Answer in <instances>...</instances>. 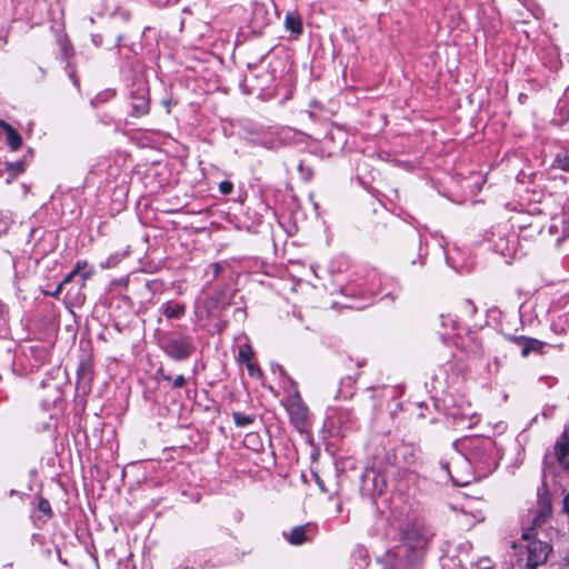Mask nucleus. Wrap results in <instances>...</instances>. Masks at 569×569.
<instances>
[{
	"label": "nucleus",
	"instance_id": "nucleus-1",
	"mask_svg": "<svg viewBox=\"0 0 569 569\" xmlns=\"http://www.w3.org/2000/svg\"><path fill=\"white\" fill-rule=\"evenodd\" d=\"M467 459L479 471L490 472L496 467L495 442L490 438H475L466 445Z\"/></svg>",
	"mask_w": 569,
	"mask_h": 569
},
{
	"label": "nucleus",
	"instance_id": "nucleus-2",
	"mask_svg": "<svg viewBox=\"0 0 569 569\" xmlns=\"http://www.w3.org/2000/svg\"><path fill=\"white\" fill-rule=\"evenodd\" d=\"M161 349L176 361L188 359L196 350L193 339L189 336H167L161 340Z\"/></svg>",
	"mask_w": 569,
	"mask_h": 569
},
{
	"label": "nucleus",
	"instance_id": "nucleus-3",
	"mask_svg": "<svg viewBox=\"0 0 569 569\" xmlns=\"http://www.w3.org/2000/svg\"><path fill=\"white\" fill-rule=\"evenodd\" d=\"M94 273L93 267L89 266L88 261L79 260L77 261L73 269L63 278V283H70L74 278L77 279L78 290L72 296L71 290L67 292L68 296L72 298L76 303L84 302V295L82 293V289L86 287V282L90 279Z\"/></svg>",
	"mask_w": 569,
	"mask_h": 569
},
{
	"label": "nucleus",
	"instance_id": "nucleus-4",
	"mask_svg": "<svg viewBox=\"0 0 569 569\" xmlns=\"http://www.w3.org/2000/svg\"><path fill=\"white\" fill-rule=\"evenodd\" d=\"M529 543L527 545V562L526 566L531 569H537V567L543 565L549 555L552 551V548L546 541L537 539L536 536H531Z\"/></svg>",
	"mask_w": 569,
	"mask_h": 569
},
{
	"label": "nucleus",
	"instance_id": "nucleus-5",
	"mask_svg": "<svg viewBox=\"0 0 569 569\" xmlns=\"http://www.w3.org/2000/svg\"><path fill=\"white\" fill-rule=\"evenodd\" d=\"M518 248L519 238L513 231L499 236L493 243V250L501 254L508 263L516 257Z\"/></svg>",
	"mask_w": 569,
	"mask_h": 569
},
{
	"label": "nucleus",
	"instance_id": "nucleus-6",
	"mask_svg": "<svg viewBox=\"0 0 569 569\" xmlns=\"http://www.w3.org/2000/svg\"><path fill=\"white\" fill-rule=\"evenodd\" d=\"M429 538L430 533L428 530L418 523L407 526L402 535L403 542L413 550L423 548Z\"/></svg>",
	"mask_w": 569,
	"mask_h": 569
},
{
	"label": "nucleus",
	"instance_id": "nucleus-7",
	"mask_svg": "<svg viewBox=\"0 0 569 569\" xmlns=\"http://www.w3.org/2000/svg\"><path fill=\"white\" fill-rule=\"evenodd\" d=\"M387 487L386 479L376 469H368L362 475V489L372 497L381 496Z\"/></svg>",
	"mask_w": 569,
	"mask_h": 569
},
{
	"label": "nucleus",
	"instance_id": "nucleus-8",
	"mask_svg": "<svg viewBox=\"0 0 569 569\" xmlns=\"http://www.w3.org/2000/svg\"><path fill=\"white\" fill-rule=\"evenodd\" d=\"M287 410L289 412L292 425L299 431H302L307 426L308 408L298 395L289 401Z\"/></svg>",
	"mask_w": 569,
	"mask_h": 569
},
{
	"label": "nucleus",
	"instance_id": "nucleus-9",
	"mask_svg": "<svg viewBox=\"0 0 569 569\" xmlns=\"http://www.w3.org/2000/svg\"><path fill=\"white\" fill-rule=\"evenodd\" d=\"M289 543L300 546L311 540L316 535V527L312 523H306L293 527L288 533H283Z\"/></svg>",
	"mask_w": 569,
	"mask_h": 569
},
{
	"label": "nucleus",
	"instance_id": "nucleus-10",
	"mask_svg": "<svg viewBox=\"0 0 569 569\" xmlns=\"http://www.w3.org/2000/svg\"><path fill=\"white\" fill-rule=\"evenodd\" d=\"M132 116L142 117L150 111L149 92L146 87H139L131 93Z\"/></svg>",
	"mask_w": 569,
	"mask_h": 569
},
{
	"label": "nucleus",
	"instance_id": "nucleus-11",
	"mask_svg": "<svg viewBox=\"0 0 569 569\" xmlns=\"http://www.w3.org/2000/svg\"><path fill=\"white\" fill-rule=\"evenodd\" d=\"M553 455L557 462L566 470H569V428H565L562 435L553 446Z\"/></svg>",
	"mask_w": 569,
	"mask_h": 569
},
{
	"label": "nucleus",
	"instance_id": "nucleus-12",
	"mask_svg": "<svg viewBox=\"0 0 569 569\" xmlns=\"http://www.w3.org/2000/svg\"><path fill=\"white\" fill-rule=\"evenodd\" d=\"M509 340L520 348L522 357H528L531 352L543 353L546 346L545 342L538 339L525 336H511Z\"/></svg>",
	"mask_w": 569,
	"mask_h": 569
},
{
	"label": "nucleus",
	"instance_id": "nucleus-13",
	"mask_svg": "<svg viewBox=\"0 0 569 569\" xmlns=\"http://www.w3.org/2000/svg\"><path fill=\"white\" fill-rule=\"evenodd\" d=\"M418 449L409 443H402L396 449L397 462H402L406 466H411L416 462Z\"/></svg>",
	"mask_w": 569,
	"mask_h": 569
},
{
	"label": "nucleus",
	"instance_id": "nucleus-14",
	"mask_svg": "<svg viewBox=\"0 0 569 569\" xmlns=\"http://www.w3.org/2000/svg\"><path fill=\"white\" fill-rule=\"evenodd\" d=\"M0 128L4 131L8 146L11 150H19L22 146V139L18 131L4 120H0Z\"/></svg>",
	"mask_w": 569,
	"mask_h": 569
},
{
	"label": "nucleus",
	"instance_id": "nucleus-15",
	"mask_svg": "<svg viewBox=\"0 0 569 569\" xmlns=\"http://www.w3.org/2000/svg\"><path fill=\"white\" fill-rule=\"evenodd\" d=\"M160 310L168 319H180L186 313V306L183 303L168 301L161 306Z\"/></svg>",
	"mask_w": 569,
	"mask_h": 569
},
{
	"label": "nucleus",
	"instance_id": "nucleus-16",
	"mask_svg": "<svg viewBox=\"0 0 569 569\" xmlns=\"http://www.w3.org/2000/svg\"><path fill=\"white\" fill-rule=\"evenodd\" d=\"M286 28L291 31L296 37L302 33V21L298 13L288 12L284 20Z\"/></svg>",
	"mask_w": 569,
	"mask_h": 569
},
{
	"label": "nucleus",
	"instance_id": "nucleus-17",
	"mask_svg": "<svg viewBox=\"0 0 569 569\" xmlns=\"http://www.w3.org/2000/svg\"><path fill=\"white\" fill-rule=\"evenodd\" d=\"M91 379L92 373L90 367L88 365L81 363L78 369V386H82V388H88Z\"/></svg>",
	"mask_w": 569,
	"mask_h": 569
},
{
	"label": "nucleus",
	"instance_id": "nucleus-18",
	"mask_svg": "<svg viewBox=\"0 0 569 569\" xmlns=\"http://www.w3.org/2000/svg\"><path fill=\"white\" fill-rule=\"evenodd\" d=\"M548 517V512L545 510L538 512L532 521V527L530 528L529 532H526L522 535L523 539H530L531 536H536L535 528L545 523Z\"/></svg>",
	"mask_w": 569,
	"mask_h": 569
},
{
	"label": "nucleus",
	"instance_id": "nucleus-19",
	"mask_svg": "<svg viewBox=\"0 0 569 569\" xmlns=\"http://www.w3.org/2000/svg\"><path fill=\"white\" fill-rule=\"evenodd\" d=\"M552 169H560L565 172H569V154L558 153L551 164Z\"/></svg>",
	"mask_w": 569,
	"mask_h": 569
},
{
	"label": "nucleus",
	"instance_id": "nucleus-20",
	"mask_svg": "<svg viewBox=\"0 0 569 569\" xmlns=\"http://www.w3.org/2000/svg\"><path fill=\"white\" fill-rule=\"evenodd\" d=\"M232 418H233V421L234 423L238 426V427H247L249 425H251L253 421H254V417L253 416H250V415H247V413H243V412H233L232 413Z\"/></svg>",
	"mask_w": 569,
	"mask_h": 569
},
{
	"label": "nucleus",
	"instance_id": "nucleus-21",
	"mask_svg": "<svg viewBox=\"0 0 569 569\" xmlns=\"http://www.w3.org/2000/svg\"><path fill=\"white\" fill-rule=\"evenodd\" d=\"M6 169L11 178L22 173L24 171V163L22 161L8 162Z\"/></svg>",
	"mask_w": 569,
	"mask_h": 569
},
{
	"label": "nucleus",
	"instance_id": "nucleus-22",
	"mask_svg": "<svg viewBox=\"0 0 569 569\" xmlns=\"http://www.w3.org/2000/svg\"><path fill=\"white\" fill-rule=\"evenodd\" d=\"M253 357L252 348L249 345H242L239 348V359L243 362H250Z\"/></svg>",
	"mask_w": 569,
	"mask_h": 569
},
{
	"label": "nucleus",
	"instance_id": "nucleus-23",
	"mask_svg": "<svg viewBox=\"0 0 569 569\" xmlns=\"http://www.w3.org/2000/svg\"><path fill=\"white\" fill-rule=\"evenodd\" d=\"M37 507L38 510L41 511L47 518H50L52 516L51 506L47 499L40 498Z\"/></svg>",
	"mask_w": 569,
	"mask_h": 569
},
{
	"label": "nucleus",
	"instance_id": "nucleus-24",
	"mask_svg": "<svg viewBox=\"0 0 569 569\" xmlns=\"http://www.w3.org/2000/svg\"><path fill=\"white\" fill-rule=\"evenodd\" d=\"M247 369H248V372L251 377H256V376H261V370L259 368V366L254 362H252V360L250 362H247Z\"/></svg>",
	"mask_w": 569,
	"mask_h": 569
},
{
	"label": "nucleus",
	"instance_id": "nucleus-25",
	"mask_svg": "<svg viewBox=\"0 0 569 569\" xmlns=\"http://www.w3.org/2000/svg\"><path fill=\"white\" fill-rule=\"evenodd\" d=\"M187 383V379L184 378V376L182 375H179L177 376L173 380H172V388L173 389H179V388H182L184 387Z\"/></svg>",
	"mask_w": 569,
	"mask_h": 569
},
{
	"label": "nucleus",
	"instance_id": "nucleus-26",
	"mask_svg": "<svg viewBox=\"0 0 569 569\" xmlns=\"http://www.w3.org/2000/svg\"><path fill=\"white\" fill-rule=\"evenodd\" d=\"M232 189H233V184L230 182V181H222L220 184H219V190L221 193L223 194H229L232 192Z\"/></svg>",
	"mask_w": 569,
	"mask_h": 569
},
{
	"label": "nucleus",
	"instance_id": "nucleus-27",
	"mask_svg": "<svg viewBox=\"0 0 569 569\" xmlns=\"http://www.w3.org/2000/svg\"><path fill=\"white\" fill-rule=\"evenodd\" d=\"M462 307L465 308L466 313H467V315H469V316H471V317H472V316L476 313V311H477L476 306H475V305L472 303V301H470V300H466V301H463Z\"/></svg>",
	"mask_w": 569,
	"mask_h": 569
},
{
	"label": "nucleus",
	"instance_id": "nucleus-28",
	"mask_svg": "<svg viewBox=\"0 0 569 569\" xmlns=\"http://www.w3.org/2000/svg\"><path fill=\"white\" fill-rule=\"evenodd\" d=\"M212 268L213 277L217 278L222 271V266L219 262L212 263L210 266Z\"/></svg>",
	"mask_w": 569,
	"mask_h": 569
},
{
	"label": "nucleus",
	"instance_id": "nucleus-29",
	"mask_svg": "<svg viewBox=\"0 0 569 569\" xmlns=\"http://www.w3.org/2000/svg\"><path fill=\"white\" fill-rule=\"evenodd\" d=\"M67 283H63V280L57 286V288L54 289V291L50 292L49 295L51 297H59V295L61 293L63 287L66 286Z\"/></svg>",
	"mask_w": 569,
	"mask_h": 569
},
{
	"label": "nucleus",
	"instance_id": "nucleus-30",
	"mask_svg": "<svg viewBox=\"0 0 569 569\" xmlns=\"http://www.w3.org/2000/svg\"><path fill=\"white\" fill-rule=\"evenodd\" d=\"M158 373L161 376V379L168 382L172 383V377L168 373H164L161 369L158 371Z\"/></svg>",
	"mask_w": 569,
	"mask_h": 569
},
{
	"label": "nucleus",
	"instance_id": "nucleus-31",
	"mask_svg": "<svg viewBox=\"0 0 569 569\" xmlns=\"http://www.w3.org/2000/svg\"><path fill=\"white\" fill-rule=\"evenodd\" d=\"M3 311V305L0 302V315L2 313Z\"/></svg>",
	"mask_w": 569,
	"mask_h": 569
},
{
	"label": "nucleus",
	"instance_id": "nucleus-32",
	"mask_svg": "<svg viewBox=\"0 0 569 569\" xmlns=\"http://www.w3.org/2000/svg\"><path fill=\"white\" fill-rule=\"evenodd\" d=\"M319 483V488L322 490V491H326V489L322 487V485L320 482Z\"/></svg>",
	"mask_w": 569,
	"mask_h": 569
},
{
	"label": "nucleus",
	"instance_id": "nucleus-33",
	"mask_svg": "<svg viewBox=\"0 0 569 569\" xmlns=\"http://www.w3.org/2000/svg\"><path fill=\"white\" fill-rule=\"evenodd\" d=\"M485 569H492V568H485Z\"/></svg>",
	"mask_w": 569,
	"mask_h": 569
}]
</instances>
